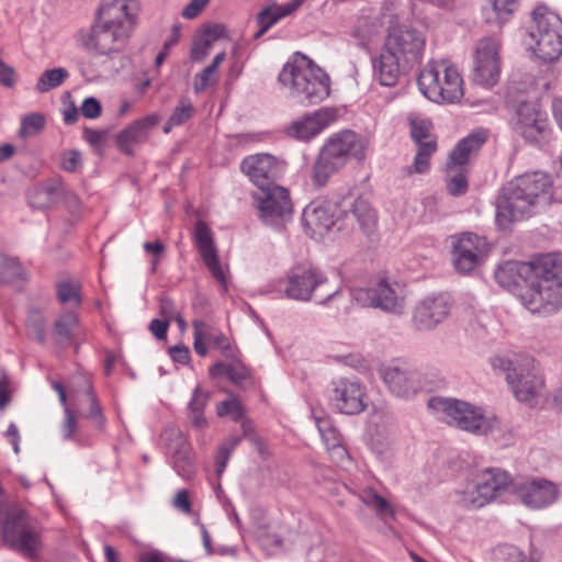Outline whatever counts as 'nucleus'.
Listing matches in <instances>:
<instances>
[{
  "label": "nucleus",
  "instance_id": "f257e3e1",
  "mask_svg": "<svg viewBox=\"0 0 562 562\" xmlns=\"http://www.w3.org/2000/svg\"><path fill=\"white\" fill-rule=\"evenodd\" d=\"M139 11L138 0H110L101 4L90 31L79 35L80 46L98 55L122 50L137 24Z\"/></svg>",
  "mask_w": 562,
  "mask_h": 562
},
{
  "label": "nucleus",
  "instance_id": "f03ea898",
  "mask_svg": "<svg viewBox=\"0 0 562 562\" xmlns=\"http://www.w3.org/2000/svg\"><path fill=\"white\" fill-rule=\"evenodd\" d=\"M553 201V181L542 171L527 172L505 184L496 200L495 220L501 228L530 217Z\"/></svg>",
  "mask_w": 562,
  "mask_h": 562
},
{
  "label": "nucleus",
  "instance_id": "7ed1b4c3",
  "mask_svg": "<svg viewBox=\"0 0 562 562\" xmlns=\"http://www.w3.org/2000/svg\"><path fill=\"white\" fill-rule=\"evenodd\" d=\"M529 265L532 280L518 295L520 302L531 313L551 315L562 305V254H542Z\"/></svg>",
  "mask_w": 562,
  "mask_h": 562
},
{
  "label": "nucleus",
  "instance_id": "20e7f679",
  "mask_svg": "<svg viewBox=\"0 0 562 562\" xmlns=\"http://www.w3.org/2000/svg\"><path fill=\"white\" fill-rule=\"evenodd\" d=\"M336 204L329 201H314L303 211L302 222L313 235H324L336 228L338 232L350 233L356 225L366 235H370L376 224V214L363 199H357L349 210L335 213Z\"/></svg>",
  "mask_w": 562,
  "mask_h": 562
},
{
  "label": "nucleus",
  "instance_id": "39448f33",
  "mask_svg": "<svg viewBox=\"0 0 562 562\" xmlns=\"http://www.w3.org/2000/svg\"><path fill=\"white\" fill-rule=\"evenodd\" d=\"M278 81L291 91V97L304 105L322 102L329 95V76L312 59L296 53L292 60L284 64Z\"/></svg>",
  "mask_w": 562,
  "mask_h": 562
},
{
  "label": "nucleus",
  "instance_id": "423d86ee",
  "mask_svg": "<svg viewBox=\"0 0 562 562\" xmlns=\"http://www.w3.org/2000/svg\"><path fill=\"white\" fill-rule=\"evenodd\" d=\"M367 140L353 131L345 130L331 135L322 146L313 166V182L323 187L327 180L342 169L351 158L362 160Z\"/></svg>",
  "mask_w": 562,
  "mask_h": 562
},
{
  "label": "nucleus",
  "instance_id": "0eeeda50",
  "mask_svg": "<svg viewBox=\"0 0 562 562\" xmlns=\"http://www.w3.org/2000/svg\"><path fill=\"white\" fill-rule=\"evenodd\" d=\"M283 293L289 300L328 305L341 294V285L333 286L326 273L317 267L296 266L286 276Z\"/></svg>",
  "mask_w": 562,
  "mask_h": 562
},
{
  "label": "nucleus",
  "instance_id": "6e6552de",
  "mask_svg": "<svg viewBox=\"0 0 562 562\" xmlns=\"http://www.w3.org/2000/svg\"><path fill=\"white\" fill-rule=\"evenodd\" d=\"M529 49L543 63L562 56V19L544 5L537 7L527 27Z\"/></svg>",
  "mask_w": 562,
  "mask_h": 562
},
{
  "label": "nucleus",
  "instance_id": "1a4fd4ad",
  "mask_svg": "<svg viewBox=\"0 0 562 562\" xmlns=\"http://www.w3.org/2000/svg\"><path fill=\"white\" fill-rule=\"evenodd\" d=\"M419 91L436 103H456L463 97V80L454 66L429 61L417 78Z\"/></svg>",
  "mask_w": 562,
  "mask_h": 562
},
{
  "label": "nucleus",
  "instance_id": "9d476101",
  "mask_svg": "<svg viewBox=\"0 0 562 562\" xmlns=\"http://www.w3.org/2000/svg\"><path fill=\"white\" fill-rule=\"evenodd\" d=\"M429 406L441 413L449 425L474 435H487L498 426L496 417L485 416L481 407L468 402L435 397L429 401Z\"/></svg>",
  "mask_w": 562,
  "mask_h": 562
},
{
  "label": "nucleus",
  "instance_id": "9b49d317",
  "mask_svg": "<svg viewBox=\"0 0 562 562\" xmlns=\"http://www.w3.org/2000/svg\"><path fill=\"white\" fill-rule=\"evenodd\" d=\"M2 539L14 551L34 560L43 544L41 524L23 509L11 510L2 526Z\"/></svg>",
  "mask_w": 562,
  "mask_h": 562
},
{
  "label": "nucleus",
  "instance_id": "f8f14e48",
  "mask_svg": "<svg viewBox=\"0 0 562 562\" xmlns=\"http://www.w3.org/2000/svg\"><path fill=\"white\" fill-rule=\"evenodd\" d=\"M491 364L494 370L505 373L507 383L520 402H528L533 398L543 384V380L536 372L533 360L530 358H526L524 362H518L495 356L491 359Z\"/></svg>",
  "mask_w": 562,
  "mask_h": 562
},
{
  "label": "nucleus",
  "instance_id": "ddd939ff",
  "mask_svg": "<svg viewBox=\"0 0 562 562\" xmlns=\"http://www.w3.org/2000/svg\"><path fill=\"white\" fill-rule=\"evenodd\" d=\"M514 131L524 140L533 146H542L549 142L551 126L548 113L536 102H521L514 117Z\"/></svg>",
  "mask_w": 562,
  "mask_h": 562
},
{
  "label": "nucleus",
  "instance_id": "4468645a",
  "mask_svg": "<svg viewBox=\"0 0 562 562\" xmlns=\"http://www.w3.org/2000/svg\"><path fill=\"white\" fill-rule=\"evenodd\" d=\"M353 297L362 306L379 308L385 313L401 315L404 311L405 299L400 284L385 278L373 281L368 288L355 290Z\"/></svg>",
  "mask_w": 562,
  "mask_h": 562
},
{
  "label": "nucleus",
  "instance_id": "2eb2a0df",
  "mask_svg": "<svg viewBox=\"0 0 562 562\" xmlns=\"http://www.w3.org/2000/svg\"><path fill=\"white\" fill-rule=\"evenodd\" d=\"M506 471L488 468L482 471L472 488L464 491L460 503L468 508H480L494 499L503 491L512 492V483Z\"/></svg>",
  "mask_w": 562,
  "mask_h": 562
},
{
  "label": "nucleus",
  "instance_id": "dca6fc26",
  "mask_svg": "<svg viewBox=\"0 0 562 562\" xmlns=\"http://www.w3.org/2000/svg\"><path fill=\"white\" fill-rule=\"evenodd\" d=\"M260 218L268 225L280 226L290 221L293 213V204L286 188L271 184L259 189L255 194Z\"/></svg>",
  "mask_w": 562,
  "mask_h": 562
},
{
  "label": "nucleus",
  "instance_id": "f3484780",
  "mask_svg": "<svg viewBox=\"0 0 562 562\" xmlns=\"http://www.w3.org/2000/svg\"><path fill=\"white\" fill-rule=\"evenodd\" d=\"M426 46L425 36L417 30L406 25L390 27L384 47L394 53L404 65L412 68L420 64Z\"/></svg>",
  "mask_w": 562,
  "mask_h": 562
},
{
  "label": "nucleus",
  "instance_id": "a211bd4d",
  "mask_svg": "<svg viewBox=\"0 0 562 562\" xmlns=\"http://www.w3.org/2000/svg\"><path fill=\"white\" fill-rule=\"evenodd\" d=\"M512 493L527 507L541 509L558 499L559 487L554 482L543 477H525L512 483Z\"/></svg>",
  "mask_w": 562,
  "mask_h": 562
},
{
  "label": "nucleus",
  "instance_id": "6ab92c4d",
  "mask_svg": "<svg viewBox=\"0 0 562 562\" xmlns=\"http://www.w3.org/2000/svg\"><path fill=\"white\" fill-rule=\"evenodd\" d=\"M498 43L492 37L479 41L475 49L472 80L483 87L494 86L499 78Z\"/></svg>",
  "mask_w": 562,
  "mask_h": 562
},
{
  "label": "nucleus",
  "instance_id": "aec40b11",
  "mask_svg": "<svg viewBox=\"0 0 562 562\" xmlns=\"http://www.w3.org/2000/svg\"><path fill=\"white\" fill-rule=\"evenodd\" d=\"M387 390L401 398H412L423 389L420 373L406 364L392 363L379 369Z\"/></svg>",
  "mask_w": 562,
  "mask_h": 562
},
{
  "label": "nucleus",
  "instance_id": "412c9836",
  "mask_svg": "<svg viewBox=\"0 0 562 562\" xmlns=\"http://www.w3.org/2000/svg\"><path fill=\"white\" fill-rule=\"evenodd\" d=\"M453 302L446 294L429 295L423 299L414 308L413 326L419 331L435 329L450 314Z\"/></svg>",
  "mask_w": 562,
  "mask_h": 562
},
{
  "label": "nucleus",
  "instance_id": "4be33fe9",
  "mask_svg": "<svg viewBox=\"0 0 562 562\" xmlns=\"http://www.w3.org/2000/svg\"><path fill=\"white\" fill-rule=\"evenodd\" d=\"M240 169L258 189L274 184L284 172V164L270 154L250 155L243 159Z\"/></svg>",
  "mask_w": 562,
  "mask_h": 562
},
{
  "label": "nucleus",
  "instance_id": "5701e85b",
  "mask_svg": "<svg viewBox=\"0 0 562 562\" xmlns=\"http://www.w3.org/2000/svg\"><path fill=\"white\" fill-rule=\"evenodd\" d=\"M364 398V387L358 381L339 379L333 382L329 401L339 413L346 415L362 413L367 407Z\"/></svg>",
  "mask_w": 562,
  "mask_h": 562
},
{
  "label": "nucleus",
  "instance_id": "b1692460",
  "mask_svg": "<svg viewBox=\"0 0 562 562\" xmlns=\"http://www.w3.org/2000/svg\"><path fill=\"white\" fill-rule=\"evenodd\" d=\"M160 121L161 116L157 113L135 120L116 135L115 145L117 149L126 156H134L136 147L148 140L151 131Z\"/></svg>",
  "mask_w": 562,
  "mask_h": 562
},
{
  "label": "nucleus",
  "instance_id": "393cba45",
  "mask_svg": "<svg viewBox=\"0 0 562 562\" xmlns=\"http://www.w3.org/2000/svg\"><path fill=\"white\" fill-rule=\"evenodd\" d=\"M484 240L473 233H464L453 244L452 263L460 273H470L481 262Z\"/></svg>",
  "mask_w": 562,
  "mask_h": 562
},
{
  "label": "nucleus",
  "instance_id": "a878e982",
  "mask_svg": "<svg viewBox=\"0 0 562 562\" xmlns=\"http://www.w3.org/2000/svg\"><path fill=\"white\" fill-rule=\"evenodd\" d=\"M162 439L166 441L170 453L172 468L183 479H191L194 474L192 463V448L182 432L177 428H167L162 432Z\"/></svg>",
  "mask_w": 562,
  "mask_h": 562
},
{
  "label": "nucleus",
  "instance_id": "bb28decb",
  "mask_svg": "<svg viewBox=\"0 0 562 562\" xmlns=\"http://www.w3.org/2000/svg\"><path fill=\"white\" fill-rule=\"evenodd\" d=\"M194 240L203 262L211 271L213 278L225 285V274L221 267L212 232L203 221H198L194 227Z\"/></svg>",
  "mask_w": 562,
  "mask_h": 562
},
{
  "label": "nucleus",
  "instance_id": "cd10ccee",
  "mask_svg": "<svg viewBox=\"0 0 562 562\" xmlns=\"http://www.w3.org/2000/svg\"><path fill=\"white\" fill-rule=\"evenodd\" d=\"M531 273L532 267L529 262L507 260L497 267L494 278L501 286L509 291L520 289V295L532 280Z\"/></svg>",
  "mask_w": 562,
  "mask_h": 562
},
{
  "label": "nucleus",
  "instance_id": "c85d7f7f",
  "mask_svg": "<svg viewBox=\"0 0 562 562\" xmlns=\"http://www.w3.org/2000/svg\"><path fill=\"white\" fill-rule=\"evenodd\" d=\"M335 113L330 109H319L312 115H306L286 127V134L299 140L307 142L318 135L334 120Z\"/></svg>",
  "mask_w": 562,
  "mask_h": 562
},
{
  "label": "nucleus",
  "instance_id": "c756f323",
  "mask_svg": "<svg viewBox=\"0 0 562 562\" xmlns=\"http://www.w3.org/2000/svg\"><path fill=\"white\" fill-rule=\"evenodd\" d=\"M212 378L225 376L236 387L249 391L256 387L252 371L240 360L232 358L231 362L218 361L210 368Z\"/></svg>",
  "mask_w": 562,
  "mask_h": 562
},
{
  "label": "nucleus",
  "instance_id": "7c9ffc66",
  "mask_svg": "<svg viewBox=\"0 0 562 562\" xmlns=\"http://www.w3.org/2000/svg\"><path fill=\"white\" fill-rule=\"evenodd\" d=\"M374 77L381 86L394 87L403 72H408L412 67L404 65L402 60L383 47L379 57L372 60Z\"/></svg>",
  "mask_w": 562,
  "mask_h": 562
},
{
  "label": "nucleus",
  "instance_id": "2f4dec72",
  "mask_svg": "<svg viewBox=\"0 0 562 562\" xmlns=\"http://www.w3.org/2000/svg\"><path fill=\"white\" fill-rule=\"evenodd\" d=\"M486 139L487 134L484 130L475 131L460 139L449 155L448 166H463L467 164L472 155L479 153Z\"/></svg>",
  "mask_w": 562,
  "mask_h": 562
},
{
  "label": "nucleus",
  "instance_id": "473e14b6",
  "mask_svg": "<svg viewBox=\"0 0 562 562\" xmlns=\"http://www.w3.org/2000/svg\"><path fill=\"white\" fill-rule=\"evenodd\" d=\"M64 183L59 180H48L36 186L29 193V202L33 207L47 209L60 202Z\"/></svg>",
  "mask_w": 562,
  "mask_h": 562
},
{
  "label": "nucleus",
  "instance_id": "72a5a7b5",
  "mask_svg": "<svg viewBox=\"0 0 562 562\" xmlns=\"http://www.w3.org/2000/svg\"><path fill=\"white\" fill-rule=\"evenodd\" d=\"M305 0H291L285 4L273 3L263 8L256 18L258 24L263 25V30H270L274 24L285 16L295 12Z\"/></svg>",
  "mask_w": 562,
  "mask_h": 562
},
{
  "label": "nucleus",
  "instance_id": "f704fd0d",
  "mask_svg": "<svg viewBox=\"0 0 562 562\" xmlns=\"http://www.w3.org/2000/svg\"><path fill=\"white\" fill-rule=\"evenodd\" d=\"M518 1L519 0H491V5L483 9L485 23L502 29L516 11Z\"/></svg>",
  "mask_w": 562,
  "mask_h": 562
},
{
  "label": "nucleus",
  "instance_id": "c9c22d12",
  "mask_svg": "<svg viewBox=\"0 0 562 562\" xmlns=\"http://www.w3.org/2000/svg\"><path fill=\"white\" fill-rule=\"evenodd\" d=\"M359 499L382 519L394 518L395 512L391 504L372 487H366L357 494Z\"/></svg>",
  "mask_w": 562,
  "mask_h": 562
},
{
  "label": "nucleus",
  "instance_id": "e433bc0d",
  "mask_svg": "<svg viewBox=\"0 0 562 562\" xmlns=\"http://www.w3.org/2000/svg\"><path fill=\"white\" fill-rule=\"evenodd\" d=\"M209 401V394L203 392L198 385L187 406V415L194 428L201 429L206 426L204 409Z\"/></svg>",
  "mask_w": 562,
  "mask_h": 562
},
{
  "label": "nucleus",
  "instance_id": "4c0bfd02",
  "mask_svg": "<svg viewBox=\"0 0 562 562\" xmlns=\"http://www.w3.org/2000/svg\"><path fill=\"white\" fill-rule=\"evenodd\" d=\"M78 325V317L72 312L63 314L54 325L53 337L59 347H68L72 344V330Z\"/></svg>",
  "mask_w": 562,
  "mask_h": 562
},
{
  "label": "nucleus",
  "instance_id": "58836bf2",
  "mask_svg": "<svg viewBox=\"0 0 562 562\" xmlns=\"http://www.w3.org/2000/svg\"><path fill=\"white\" fill-rule=\"evenodd\" d=\"M496 557L499 562H539L541 554L535 548H530L529 557L522 550L514 544H503L496 550Z\"/></svg>",
  "mask_w": 562,
  "mask_h": 562
},
{
  "label": "nucleus",
  "instance_id": "ea45409f",
  "mask_svg": "<svg viewBox=\"0 0 562 562\" xmlns=\"http://www.w3.org/2000/svg\"><path fill=\"white\" fill-rule=\"evenodd\" d=\"M305 562H325L327 557V543L318 535L302 537Z\"/></svg>",
  "mask_w": 562,
  "mask_h": 562
},
{
  "label": "nucleus",
  "instance_id": "a19ab883",
  "mask_svg": "<svg viewBox=\"0 0 562 562\" xmlns=\"http://www.w3.org/2000/svg\"><path fill=\"white\" fill-rule=\"evenodd\" d=\"M68 77L69 71L66 68L47 69L40 76L35 89L40 93L48 92L61 86Z\"/></svg>",
  "mask_w": 562,
  "mask_h": 562
},
{
  "label": "nucleus",
  "instance_id": "79ce46f5",
  "mask_svg": "<svg viewBox=\"0 0 562 562\" xmlns=\"http://www.w3.org/2000/svg\"><path fill=\"white\" fill-rule=\"evenodd\" d=\"M23 277L24 269L18 258L0 252V284L11 283Z\"/></svg>",
  "mask_w": 562,
  "mask_h": 562
},
{
  "label": "nucleus",
  "instance_id": "37998d69",
  "mask_svg": "<svg viewBox=\"0 0 562 562\" xmlns=\"http://www.w3.org/2000/svg\"><path fill=\"white\" fill-rule=\"evenodd\" d=\"M81 285L78 281L61 280L56 284L57 297L63 304L81 305Z\"/></svg>",
  "mask_w": 562,
  "mask_h": 562
},
{
  "label": "nucleus",
  "instance_id": "c03bdc74",
  "mask_svg": "<svg viewBox=\"0 0 562 562\" xmlns=\"http://www.w3.org/2000/svg\"><path fill=\"white\" fill-rule=\"evenodd\" d=\"M203 333L207 344L218 349L226 358L234 357L229 339L222 331L205 325Z\"/></svg>",
  "mask_w": 562,
  "mask_h": 562
},
{
  "label": "nucleus",
  "instance_id": "a18cd8bd",
  "mask_svg": "<svg viewBox=\"0 0 562 562\" xmlns=\"http://www.w3.org/2000/svg\"><path fill=\"white\" fill-rule=\"evenodd\" d=\"M432 123L427 119L411 117L409 119V134L414 143L435 138L431 135Z\"/></svg>",
  "mask_w": 562,
  "mask_h": 562
},
{
  "label": "nucleus",
  "instance_id": "49530a36",
  "mask_svg": "<svg viewBox=\"0 0 562 562\" xmlns=\"http://www.w3.org/2000/svg\"><path fill=\"white\" fill-rule=\"evenodd\" d=\"M316 426L326 448L335 447L342 442L340 432L331 425L329 419L316 418Z\"/></svg>",
  "mask_w": 562,
  "mask_h": 562
},
{
  "label": "nucleus",
  "instance_id": "de8ad7c7",
  "mask_svg": "<svg viewBox=\"0 0 562 562\" xmlns=\"http://www.w3.org/2000/svg\"><path fill=\"white\" fill-rule=\"evenodd\" d=\"M45 318L40 312H32L27 317V330L40 344L46 340Z\"/></svg>",
  "mask_w": 562,
  "mask_h": 562
},
{
  "label": "nucleus",
  "instance_id": "09e8293b",
  "mask_svg": "<svg viewBox=\"0 0 562 562\" xmlns=\"http://www.w3.org/2000/svg\"><path fill=\"white\" fill-rule=\"evenodd\" d=\"M87 395L90 402L89 412L85 416L91 419L97 428H102L104 425V416L101 406L98 402L97 395L93 392L92 385L87 383Z\"/></svg>",
  "mask_w": 562,
  "mask_h": 562
},
{
  "label": "nucleus",
  "instance_id": "8fccbe9b",
  "mask_svg": "<svg viewBox=\"0 0 562 562\" xmlns=\"http://www.w3.org/2000/svg\"><path fill=\"white\" fill-rule=\"evenodd\" d=\"M45 126V116L41 113H31L22 120L20 133L23 136H34Z\"/></svg>",
  "mask_w": 562,
  "mask_h": 562
},
{
  "label": "nucleus",
  "instance_id": "3c124183",
  "mask_svg": "<svg viewBox=\"0 0 562 562\" xmlns=\"http://www.w3.org/2000/svg\"><path fill=\"white\" fill-rule=\"evenodd\" d=\"M217 414L220 416L232 415L233 419L235 422H238L244 416V409L241 404L237 400L232 398L223 401L218 404Z\"/></svg>",
  "mask_w": 562,
  "mask_h": 562
},
{
  "label": "nucleus",
  "instance_id": "603ef678",
  "mask_svg": "<svg viewBox=\"0 0 562 562\" xmlns=\"http://www.w3.org/2000/svg\"><path fill=\"white\" fill-rule=\"evenodd\" d=\"M212 40L207 36H200L193 41L190 57L194 61H202L210 53Z\"/></svg>",
  "mask_w": 562,
  "mask_h": 562
},
{
  "label": "nucleus",
  "instance_id": "864d4df0",
  "mask_svg": "<svg viewBox=\"0 0 562 562\" xmlns=\"http://www.w3.org/2000/svg\"><path fill=\"white\" fill-rule=\"evenodd\" d=\"M82 167L81 153L78 149L65 150L61 154V168L68 172H76Z\"/></svg>",
  "mask_w": 562,
  "mask_h": 562
},
{
  "label": "nucleus",
  "instance_id": "5fc2aeb1",
  "mask_svg": "<svg viewBox=\"0 0 562 562\" xmlns=\"http://www.w3.org/2000/svg\"><path fill=\"white\" fill-rule=\"evenodd\" d=\"M192 326L194 330L193 348L199 356L204 357L207 355V347L203 333V328H205V322L195 319L192 322Z\"/></svg>",
  "mask_w": 562,
  "mask_h": 562
},
{
  "label": "nucleus",
  "instance_id": "6e6d98bb",
  "mask_svg": "<svg viewBox=\"0 0 562 562\" xmlns=\"http://www.w3.org/2000/svg\"><path fill=\"white\" fill-rule=\"evenodd\" d=\"M215 70L213 67H205L199 75L195 76L194 80V90L195 92H201L206 90L210 86L216 82Z\"/></svg>",
  "mask_w": 562,
  "mask_h": 562
},
{
  "label": "nucleus",
  "instance_id": "4d7b16f0",
  "mask_svg": "<svg viewBox=\"0 0 562 562\" xmlns=\"http://www.w3.org/2000/svg\"><path fill=\"white\" fill-rule=\"evenodd\" d=\"M448 192L453 196L462 195L468 190V179L464 172L460 171L452 176L447 183Z\"/></svg>",
  "mask_w": 562,
  "mask_h": 562
},
{
  "label": "nucleus",
  "instance_id": "13d9d810",
  "mask_svg": "<svg viewBox=\"0 0 562 562\" xmlns=\"http://www.w3.org/2000/svg\"><path fill=\"white\" fill-rule=\"evenodd\" d=\"M373 34L372 26L367 20H360L357 25L353 26L351 35L358 40V44L364 47L371 40Z\"/></svg>",
  "mask_w": 562,
  "mask_h": 562
},
{
  "label": "nucleus",
  "instance_id": "bf43d9fd",
  "mask_svg": "<svg viewBox=\"0 0 562 562\" xmlns=\"http://www.w3.org/2000/svg\"><path fill=\"white\" fill-rule=\"evenodd\" d=\"M193 114V106L190 102H181L177 105L170 115L171 124L181 125L186 123Z\"/></svg>",
  "mask_w": 562,
  "mask_h": 562
},
{
  "label": "nucleus",
  "instance_id": "052dcab7",
  "mask_svg": "<svg viewBox=\"0 0 562 562\" xmlns=\"http://www.w3.org/2000/svg\"><path fill=\"white\" fill-rule=\"evenodd\" d=\"M101 103L93 97L83 100L81 104V113L88 119H97L101 114Z\"/></svg>",
  "mask_w": 562,
  "mask_h": 562
},
{
  "label": "nucleus",
  "instance_id": "680f3d73",
  "mask_svg": "<svg viewBox=\"0 0 562 562\" xmlns=\"http://www.w3.org/2000/svg\"><path fill=\"white\" fill-rule=\"evenodd\" d=\"M178 312L175 307L173 301L168 296H161L159 299V315L162 319L171 321L177 316Z\"/></svg>",
  "mask_w": 562,
  "mask_h": 562
},
{
  "label": "nucleus",
  "instance_id": "e2e57ef3",
  "mask_svg": "<svg viewBox=\"0 0 562 562\" xmlns=\"http://www.w3.org/2000/svg\"><path fill=\"white\" fill-rule=\"evenodd\" d=\"M16 75L13 67L7 65L0 58V83L5 88H11L15 85Z\"/></svg>",
  "mask_w": 562,
  "mask_h": 562
},
{
  "label": "nucleus",
  "instance_id": "0e129e2a",
  "mask_svg": "<svg viewBox=\"0 0 562 562\" xmlns=\"http://www.w3.org/2000/svg\"><path fill=\"white\" fill-rule=\"evenodd\" d=\"M169 326L170 323L168 321L154 318L150 321L148 329L158 340H162L167 337Z\"/></svg>",
  "mask_w": 562,
  "mask_h": 562
},
{
  "label": "nucleus",
  "instance_id": "69168bd1",
  "mask_svg": "<svg viewBox=\"0 0 562 562\" xmlns=\"http://www.w3.org/2000/svg\"><path fill=\"white\" fill-rule=\"evenodd\" d=\"M169 355L175 362L181 364H189L191 361L190 350L186 345L170 347Z\"/></svg>",
  "mask_w": 562,
  "mask_h": 562
},
{
  "label": "nucleus",
  "instance_id": "338daca9",
  "mask_svg": "<svg viewBox=\"0 0 562 562\" xmlns=\"http://www.w3.org/2000/svg\"><path fill=\"white\" fill-rule=\"evenodd\" d=\"M430 157H426L422 153H416L413 165L408 167V173H425L429 170Z\"/></svg>",
  "mask_w": 562,
  "mask_h": 562
},
{
  "label": "nucleus",
  "instance_id": "774afa93",
  "mask_svg": "<svg viewBox=\"0 0 562 562\" xmlns=\"http://www.w3.org/2000/svg\"><path fill=\"white\" fill-rule=\"evenodd\" d=\"M209 0H191L182 10V16L186 19L196 18L206 7Z\"/></svg>",
  "mask_w": 562,
  "mask_h": 562
}]
</instances>
